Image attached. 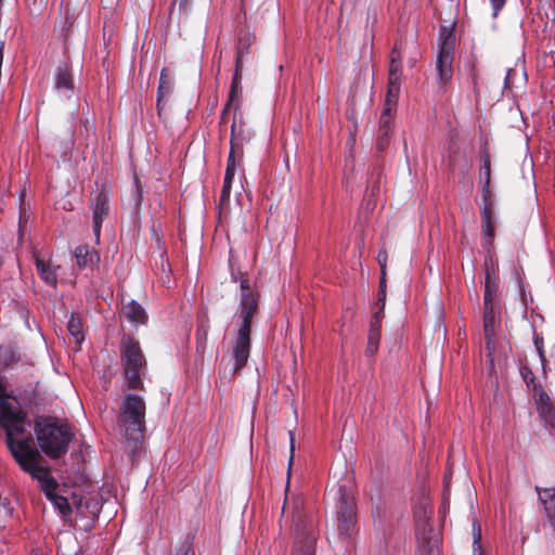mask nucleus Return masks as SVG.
<instances>
[{"label":"nucleus","mask_w":555,"mask_h":555,"mask_svg":"<svg viewBox=\"0 0 555 555\" xmlns=\"http://www.w3.org/2000/svg\"><path fill=\"white\" fill-rule=\"evenodd\" d=\"M232 281L238 283V306L236 309L237 333L233 346L234 367L232 375L247 363L250 352V330L259 312L260 293L255 282L244 273H232Z\"/></svg>","instance_id":"nucleus-1"},{"label":"nucleus","mask_w":555,"mask_h":555,"mask_svg":"<svg viewBox=\"0 0 555 555\" xmlns=\"http://www.w3.org/2000/svg\"><path fill=\"white\" fill-rule=\"evenodd\" d=\"M3 387L0 383V425L5 431L8 448L20 466L31 460H39L40 453L34 444L28 430L29 423L20 403L10 397H2Z\"/></svg>","instance_id":"nucleus-2"},{"label":"nucleus","mask_w":555,"mask_h":555,"mask_svg":"<svg viewBox=\"0 0 555 555\" xmlns=\"http://www.w3.org/2000/svg\"><path fill=\"white\" fill-rule=\"evenodd\" d=\"M35 433L40 449L51 459L62 457L67 452L74 436L67 424L50 417L38 418Z\"/></svg>","instance_id":"nucleus-3"},{"label":"nucleus","mask_w":555,"mask_h":555,"mask_svg":"<svg viewBox=\"0 0 555 555\" xmlns=\"http://www.w3.org/2000/svg\"><path fill=\"white\" fill-rule=\"evenodd\" d=\"M20 467L39 482L46 498L57 509L62 518L68 519L72 515V507L66 495L67 490L57 483L50 470L40 465L39 460H31Z\"/></svg>","instance_id":"nucleus-4"},{"label":"nucleus","mask_w":555,"mask_h":555,"mask_svg":"<svg viewBox=\"0 0 555 555\" xmlns=\"http://www.w3.org/2000/svg\"><path fill=\"white\" fill-rule=\"evenodd\" d=\"M145 401L135 393L125 396L120 412L118 415V424L124 436L129 440H139L145 428Z\"/></svg>","instance_id":"nucleus-5"},{"label":"nucleus","mask_w":555,"mask_h":555,"mask_svg":"<svg viewBox=\"0 0 555 555\" xmlns=\"http://www.w3.org/2000/svg\"><path fill=\"white\" fill-rule=\"evenodd\" d=\"M120 348L121 363L128 387L131 389H142L141 375L145 369V359L139 343L131 337H124Z\"/></svg>","instance_id":"nucleus-6"},{"label":"nucleus","mask_w":555,"mask_h":555,"mask_svg":"<svg viewBox=\"0 0 555 555\" xmlns=\"http://www.w3.org/2000/svg\"><path fill=\"white\" fill-rule=\"evenodd\" d=\"M439 51L436 59V72L440 86H446L453 76L452 62L455 36L451 30L443 29L439 35Z\"/></svg>","instance_id":"nucleus-7"},{"label":"nucleus","mask_w":555,"mask_h":555,"mask_svg":"<svg viewBox=\"0 0 555 555\" xmlns=\"http://www.w3.org/2000/svg\"><path fill=\"white\" fill-rule=\"evenodd\" d=\"M354 526L356 502L353 494L346 486H339L337 490V528L339 534L349 538Z\"/></svg>","instance_id":"nucleus-8"},{"label":"nucleus","mask_w":555,"mask_h":555,"mask_svg":"<svg viewBox=\"0 0 555 555\" xmlns=\"http://www.w3.org/2000/svg\"><path fill=\"white\" fill-rule=\"evenodd\" d=\"M430 515L426 507H422L415 511V534L418 542V546L424 548L428 555H434V547L436 541L433 540L430 533L433 531L429 525Z\"/></svg>","instance_id":"nucleus-9"},{"label":"nucleus","mask_w":555,"mask_h":555,"mask_svg":"<svg viewBox=\"0 0 555 555\" xmlns=\"http://www.w3.org/2000/svg\"><path fill=\"white\" fill-rule=\"evenodd\" d=\"M92 218H93V232L96 240L100 238L101 227L103 220L108 215V191L105 185L96 191L91 198Z\"/></svg>","instance_id":"nucleus-10"},{"label":"nucleus","mask_w":555,"mask_h":555,"mask_svg":"<svg viewBox=\"0 0 555 555\" xmlns=\"http://www.w3.org/2000/svg\"><path fill=\"white\" fill-rule=\"evenodd\" d=\"M242 54L243 53H242L241 49H238L237 55H236V62H235V73L233 75L232 82H231L229 101H228L225 108L223 109V113H222V120L225 119V116L230 113L231 108H233L234 111H238V108H240V98L242 94V87H241Z\"/></svg>","instance_id":"nucleus-11"},{"label":"nucleus","mask_w":555,"mask_h":555,"mask_svg":"<svg viewBox=\"0 0 555 555\" xmlns=\"http://www.w3.org/2000/svg\"><path fill=\"white\" fill-rule=\"evenodd\" d=\"M534 489L547 525L555 532V486L546 488L535 486Z\"/></svg>","instance_id":"nucleus-12"},{"label":"nucleus","mask_w":555,"mask_h":555,"mask_svg":"<svg viewBox=\"0 0 555 555\" xmlns=\"http://www.w3.org/2000/svg\"><path fill=\"white\" fill-rule=\"evenodd\" d=\"M537 410L544 425L555 430V405L550 396L542 388L538 392Z\"/></svg>","instance_id":"nucleus-13"},{"label":"nucleus","mask_w":555,"mask_h":555,"mask_svg":"<svg viewBox=\"0 0 555 555\" xmlns=\"http://www.w3.org/2000/svg\"><path fill=\"white\" fill-rule=\"evenodd\" d=\"M392 121H393V113L382 111L379 122H378V130H377V138H376V146L378 151H384L390 141V134L392 129Z\"/></svg>","instance_id":"nucleus-14"},{"label":"nucleus","mask_w":555,"mask_h":555,"mask_svg":"<svg viewBox=\"0 0 555 555\" xmlns=\"http://www.w3.org/2000/svg\"><path fill=\"white\" fill-rule=\"evenodd\" d=\"M237 111H234L233 121L231 125V149L238 157L242 155V144L245 140L250 139V133L244 128L242 119H237Z\"/></svg>","instance_id":"nucleus-15"},{"label":"nucleus","mask_w":555,"mask_h":555,"mask_svg":"<svg viewBox=\"0 0 555 555\" xmlns=\"http://www.w3.org/2000/svg\"><path fill=\"white\" fill-rule=\"evenodd\" d=\"M397 69L392 70V74L388 75V88L386 100L383 106V111L395 113L399 93L402 75H397Z\"/></svg>","instance_id":"nucleus-16"},{"label":"nucleus","mask_w":555,"mask_h":555,"mask_svg":"<svg viewBox=\"0 0 555 555\" xmlns=\"http://www.w3.org/2000/svg\"><path fill=\"white\" fill-rule=\"evenodd\" d=\"M74 256L79 269H93L100 262L99 253L88 245L77 246Z\"/></svg>","instance_id":"nucleus-17"},{"label":"nucleus","mask_w":555,"mask_h":555,"mask_svg":"<svg viewBox=\"0 0 555 555\" xmlns=\"http://www.w3.org/2000/svg\"><path fill=\"white\" fill-rule=\"evenodd\" d=\"M496 326V313L494 306L485 307L483 311V332L486 339V347L491 353L494 349V337Z\"/></svg>","instance_id":"nucleus-18"},{"label":"nucleus","mask_w":555,"mask_h":555,"mask_svg":"<svg viewBox=\"0 0 555 555\" xmlns=\"http://www.w3.org/2000/svg\"><path fill=\"white\" fill-rule=\"evenodd\" d=\"M35 264L37 269V273L40 279L52 287H56L57 285V270L60 266H53L51 261H46L42 258L36 256Z\"/></svg>","instance_id":"nucleus-19"},{"label":"nucleus","mask_w":555,"mask_h":555,"mask_svg":"<svg viewBox=\"0 0 555 555\" xmlns=\"http://www.w3.org/2000/svg\"><path fill=\"white\" fill-rule=\"evenodd\" d=\"M382 319L383 314H379V312H375L372 317L365 350V353L369 357H373L378 349Z\"/></svg>","instance_id":"nucleus-20"},{"label":"nucleus","mask_w":555,"mask_h":555,"mask_svg":"<svg viewBox=\"0 0 555 555\" xmlns=\"http://www.w3.org/2000/svg\"><path fill=\"white\" fill-rule=\"evenodd\" d=\"M54 85L55 88L59 91H63L67 98L72 96L74 90V80L67 65L62 64L57 66Z\"/></svg>","instance_id":"nucleus-21"},{"label":"nucleus","mask_w":555,"mask_h":555,"mask_svg":"<svg viewBox=\"0 0 555 555\" xmlns=\"http://www.w3.org/2000/svg\"><path fill=\"white\" fill-rule=\"evenodd\" d=\"M481 231L483 235V246L490 247L494 237V217L492 209L485 205L481 209Z\"/></svg>","instance_id":"nucleus-22"},{"label":"nucleus","mask_w":555,"mask_h":555,"mask_svg":"<svg viewBox=\"0 0 555 555\" xmlns=\"http://www.w3.org/2000/svg\"><path fill=\"white\" fill-rule=\"evenodd\" d=\"M124 314L126 315L129 322L135 325L145 324L147 321V314L144 308L135 300L129 301L124 307Z\"/></svg>","instance_id":"nucleus-23"},{"label":"nucleus","mask_w":555,"mask_h":555,"mask_svg":"<svg viewBox=\"0 0 555 555\" xmlns=\"http://www.w3.org/2000/svg\"><path fill=\"white\" fill-rule=\"evenodd\" d=\"M496 281L494 276V271L490 270L488 263L486 262V279H485V298L483 306H494V298L496 296Z\"/></svg>","instance_id":"nucleus-24"},{"label":"nucleus","mask_w":555,"mask_h":555,"mask_svg":"<svg viewBox=\"0 0 555 555\" xmlns=\"http://www.w3.org/2000/svg\"><path fill=\"white\" fill-rule=\"evenodd\" d=\"M67 330L69 334L75 338L76 344L80 345L85 340L81 320L77 315H70L67 322Z\"/></svg>","instance_id":"nucleus-25"},{"label":"nucleus","mask_w":555,"mask_h":555,"mask_svg":"<svg viewBox=\"0 0 555 555\" xmlns=\"http://www.w3.org/2000/svg\"><path fill=\"white\" fill-rule=\"evenodd\" d=\"M482 164L480 166L479 172V181L481 184V189L483 193L489 191L490 185V176H491V166L489 155H483L481 159Z\"/></svg>","instance_id":"nucleus-26"},{"label":"nucleus","mask_w":555,"mask_h":555,"mask_svg":"<svg viewBox=\"0 0 555 555\" xmlns=\"http://www.w3.org/2000/svg\"><path fill=\"white\" fill-rule=\"evenodd\" d=\"M236 157L240 158L236 153H233V149H230V153H229V157H228V162H227L225 173H224V180H223L228 183H233V179L235 177L237 167L240 165Z\"/></svg>","instance_id":"nucleus-27"},{"label":"nucleus","mask_w":555,"mask_h":555,"mask_svg":"<svg viewBox=\"0 0 555 555\" xmlns=\"http://www.w3.org/2000/svg\"><path fill=\"white\" fill-rule=\"evenodd\" d=\"M401 59V52L395 47L390 54L389 74H392V70L396 68L397 75H402Z\"/></svg>","instance_id":"nucleus-28"},{"label":"nucleus","mask_w":555,"mask_h":555,"mask_svg":"<svg viewBox=\"0 0 555 555\" xmlns=\"http://www.w3.org/2000/svg\"><path fill=\"white\" fill-rule=\"evenodd\" d=\"M473 535H474V540H473V555H482V553H481V545H480L481 529H480V526L477 525V522L473 524Z\"/></svg>","instance_id":"nucleus-29"},{"label":"nucleus","mask_w":555,"mask_h":555,"mask_svg":"<svg viewBox=\"0 0 555 555\" xmlns=\"http://www.w3.org/2000/svg\"><path fill=\"white\" fill-rule=\"evenodd\" d=\"M294 555H314V539L307 537L300 548H295Z\"/></svg>","instance_id":"nucleus-30"},{"label":"nucleus","mask_w":555,"mask_h":555,"mask_svg":"<svg viewBox=\"0 0 555 555\" xmlns=\"http://www.w3.org/2000/svg\"><path fill=\"white\" fill-rule=\"evenodd\" d=\"M170 93V83L167 80V75L163 69L160 73L159 86H158V101L160 98L166 96Z\"/></svg>","instance_id":"nucleus-31"},{"label":"nucleus","mask_w":555,"mask_h":555,"mask_svg":"<svg viewBox=\"0 0 555 555\" xmlns=\"http://www.w3.org/2000/svg\"><path fill=\"white\" fill-rule=\"evenodd\" d=\"M520 374H521V376H522V378H524V380H525V383H526L528 388H530V387L535 388L537 387V385L534 383V375H533V373L531 372V370L528 366L522 365L520 367Z\"/></svg>","instance_id":"nucleus-32"},{"label":"nucleus","mask_w":555,"mask_h":555,"mask_svg":"<svg viewBox=\"0 0 555 555\" xmlns=\"http://www.w3.org/2000/svg\"><path fill=\"white\" fill-rule=\"evenodd\" d=\"M193 543L190 539H186L177 551L176 555H194Z\"/></svg>","instance_id":"nucleus-33"},{"label":"nucleus","mask_w":555,"mask_h":555,"mask_svg":"<svg viewBox=\"0 0 555 555\" xmlns=\"http://www.w3.org/2000/svg\"><path fill=\"white\" fill-rule=\"evenodd\" d=\"M231 188H232V183H228L225 181H223V185H222V190H221V194H220V204L221 205H227L230 201V195H231Z\"/></svg>","instance_id":"nucleus-34"},{"label":"nucleus","mask_w":555,"mask_h":555,"mask_svg":"<svg viewBox=\"0 0 555 555\" xmlns=\"http://www.w3.org/2000/svg\"><path fill=\"white\" fill-rule=\"evenodd\" d=\"M492 7V16L496 17L499 12L504 8L506 0H489Z\"/></svg>","instance_id":"nucleus-35"},{"label":"nucleus","mask_w":555,"mask_h":555,"mask_svg":"<svg viewBox=\"0 0 555 555\" xmlns=\"http://www.w3.org/2000/svg\"><path fill=\"white\" fill-rule=\"evenodd\" d=\"M47 0H31L30 3H28L29 7H33V10L35 11H41L43 7H46Z\"/></svg>","instance_id":"nucleus-36"},{"label":"nucleus","mask_w":555,"mask_h":555,"mask_svg":"<svg viewBox=\"0 0 555 555\" xmlns=\"http://www.w3.org/2000/svg\"><path fill=\"white\" fill-rule=\"evenodd\" d=\"M377 258H378V263L380 266L382 273H385L386 261H387V254H386V251H379Z\"/></svg>","instance_id":"nucleus-37"},{"label":"nucleus","mask_w":555,"mask_h":555,"mask_svg":"<svg viewBox=\"0 0 555 555\" xmlns=\"http://www.w3.org/2000/svg\"><path fill=\"white\" fill-rule=\"evenodd\" d=\"M385 298H386V292H385V289H380L379 297H378V302L380 304V307H379V310L377 311V312H379V314H383Z\"/></svg>","instance_id":"nucleus-38"},{"label":"nucleus","mask_w":555,"mask_h":555,"mask_svg":"<svg viewBox=\"0 0 555 555\" xmlns=\"http://www.w3.org/2000/svg\"><path fill=\"white\" fill-rule=\"evenodd\" d=\"M379 288H380V289H385V288H386V279H385V273H382V275H380Z\"/></svg>","instance_id":"nucleus-39"},{"label":"nucleus","mask_w":555,"mask_h":555,"mask_svg":"<svg viewBox=\"0 0 555 555\" xmlns=\"http://www.w3.org/2000/svg\"><path fill=\"white\" fill-rule=\"evenodd\" d=\"M511 74H512V69H508L506 73V76H505V81H504L505 88L508 87V79H509Z\"/></svg>","instance_id":"nucleus-40"},{"label":"nucleus","mask_w":555,"mask_h":555,"mask_svg":"<svg viewBox=\"0 0 555 555\" xmlns=\"http://www.w3.org/2000/svg\"><path fill=\"white\" fill-rule=\"evenodd\" d=\"M189 0H175V2H179L180 8H185L188 5Z\"/></svg>","instance_id":"nucleus-41"},{"label":"nucleus","mask_w":555,"mask_h":555,"mask_svg":"<svg viewBox=\"0 0 555 555\" xmlns=\"http://www.w3.org/2000/svg\"><path fill=\"white\" fill-rule=\"evenodd\" d=\"M294 439H293V435L291 434V451L293 452L294 451Z\"/></svg>","instance_id":"nucleus-42"}]
</instances>
